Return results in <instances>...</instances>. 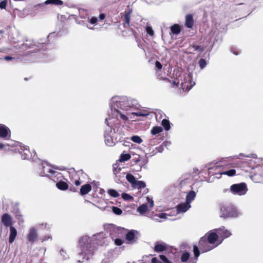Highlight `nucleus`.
Returning a JSON list of instances; mask_svg holds the SVG:
<instances>
[{
  "label": "nucleus",
  "instance_id": "1",
  "mask_svg": "<svg viewBox=\"0 0 263 263\" xmlns=\"http://www.w3.org/2000/svg\"><path fill=\"white\" fill-rule=\"evenodd\" d=\"M99 246L105 245L107 243V239L105 234L104 233H98L94 235L91 238L87 236L82 237L79 240V245L81 252L79 253L80 258L78 259L79 262H83L84 260L89 258V255L93 254L95 246L93 245L94 242Z\"/></svg>",
  "mask_w": 263,
  "mask_h": 263
},
{
  "label": "nucleus",
  "instance_id": "2",
  "mask_svg": "<svg viewBox=\"0 0 263 263\" xmlns=\"http://www.w3.org/2000/svg\"><path fill=\"white\" fill-rule=\"evenodd\" d=\"M223 239L219 237L216 229L208 232L199 241V246L202 252L212 250L222 243Z\"/></svg>",
  "mask_w": 263,
  "mask_h": 263
},
{
  "label": "nucleus",
  "instance_id": "3",
  "mask_svg": "<svg viewBox=\"0 0 263 263\" xmlns=\"http://www.w3.org/2000/svg\"><path fill=\"white\" fill-rule=\"evenodd\" d=\"M105 123L108 126V128L105 129L104 133V139L105 144L108 146H112L115 145L117 140L113 135L115 134V129L113 128V125L115 124V121L112 117L109 116L108 118L105 120Z\"/></svg>",
  "mask_w": 263,
  "mask_h": 263
},
{
  "label": "nucleus",
  "instance_id": "4",
  "mask_svg": "<svg viewBox=\"0 0 263 263\" xmlns=\"http://www.w3.org/2000/svg\"><path fill=\"white\" fill-rule=\"evenodd\" d=\"M110 106L111 111H117L119 109L128 110L131 106L128 98L125 96H115L111 98Z\"/></svg>",
  "mask_w": 263,
  "mask_h": 263
},
{
  "label": "nucleus",
  "instance_id": "5",
  "mask_svg": "<svg viewBox=\"0 0 263 263\" xmlns=\"http://www.w3.org/2000/svg\"><path fill=\"white\" fill-rule=\"evenodd\" d=\"M8 145L10 147H15L14 151L15 152L19 153L21 154L23 159L25 160L33 158L35 156V152H33V153L30 151L29 149L27 146L22 145L20 143L18 142L11 141L10 143L8 144Z\"/></svg>",
  "mask_w": 263,
  "mask_h": 263
},
{
  "label": "nucleus",
  "instance_id": "6",
  "mask_svg": "<svg viewBox=\"0 0 263 263\" xmlns=\"http://www.w3.org/2000/svg\"><path fill=\"white\" fill-rule=\"evenodd\" d=\"M42 171L40 173L41 176H47L51 179L54 180L55 177H59L61 174L56 171L53 170H59V168L55 166H51L47 163H43L41 164Z\"/></svg>",
  "mask_w": 263,
  "mask_h": 263
},
{
  "label": "nucleus",
  "instance_id": "7",
  "mask_svg": "<svg viewBox=\"0 0 263 263\" xmlns=\"http://www.w3.org/2000/svg\"><path fill=\"white\" fill-rule=\"evenodd\" d=\"M221 217L224 218H237L242 213L232 205H224L221 208Z\"/></svg>",
  "mask_w": 263,
  "mask_h": 263
},
{
  "label": "nucleus",
  "instance_id": "8",
  "mask_svg": "<svg viewBox=\"0 0 263 263\" xmlns=\"http://www.w3.org/2000/svg\"><path fill=\"white\" fill-rule=\"evenodd\" d=\"M193 252L194 257H190V254L188 252H183L180 257L182 263H197L200 255V251L198 247L196 245L193 246Z\"/></svg>",
  "mask_w": 263,
  "mask_h": 263
},
{
  "label": "nucleus",
  "instance_id": "9",
  "mask_svg": "<svg viewBox=\"0 0 263 263\" xmlns=\"http://www.w3.org/2000/svg\"><path fill=\"white\" fill-rule=\"evenodd\" d=\"M44 45L43 44H39L37 46L35 44H28L24 43L19 46L18 50L20 53V55L23 56H27L30 53L33 52L36 50H38L41 47Z\"/></svg>",
  "mask_w": 263,
  "mask_h": 263
},
{
  "label": "nucleus",
  "instance_id": "10",
  "mask_svg": "<svg viewBox=\"0 0 263 263\" xmlns=\"http://www.w3.org/2000/svg\"><path fill=\"white\" fill-rule=\"evenodd\" d=\"M229 191L233 195L242 196L247 193L248 188L246 184L242 182L233 184L230 186V190H224L223 192H226Z\"/></svg>",
  "mask_w": 263,
  "mask_h": 263
},
{
  "label": "nucleus",
  "instance_id": "11",
  "mask_svg": "<svg viewBox=\"0 0 263 263\" xmlns=\"http://www.w3.org/2000/svg\"><path fill=\"white\" fill-rule=\"evenodd\" d=\"M183 80L180 82L181 88L183 91L190 90L195 85V82L192 81V78L189 74L183 75Z\"/></svg>",
  "mask_w": 263,
  "mask_h": 263
},
{
  "label": "nucleus",
  "instance_id": "12",
  "mask_svg": "<svg viewBox=\"0 0 263 263\" xmlns=\"http://www.w3.org/2000/svg\"><path fill=\"white\" fill-rule=\"evenodd\" d=\"M218 233L219 237L223 240L230 237L231 235V233L227 229H226L224 227H222L219 229H215Z\"/></svg>",
  "mask_w": 263,
  "mask_h": 263
},
{
  "label": "nucleus",
  "instance_id": "13",
  "mask_svg": "<svg viewBox=\"0 0 263 263\" xmlns=\"http://www.w3.org/2000/svg\"><path fill=\"white\" fill-rule=\"evenodd\" d=\"M29 241L33 243L37 238V229L35 227L31 228L29 231L27 236Z\"/></svg>",
  "mask_w": 263,
  "mask_h": 263
},
{
  "label": "nucleus",
  "instance_id": "14",
  "mask_svg": "<svg viewBox=\"0 0 263 263\" xmlns=\"http://www.w3.org/2000/svg\"><path fill=\"white\" fill-rule=\"evenodd\" d=\"M10 137V131L5 125L0 126V138L7 139Z\"/></svg>",
  "mask_w": 263,
  "mask_h": 263
},
{
  "label": "nucleus",
  "instance_id": "15",
  "mask_svg": "<svg viewBox=\"0 0 263 263\" xmlns=\"http://www.w3.org/2000/svg\"><path fill=\"white\" fill-rule=\"evenodd\" d=\"M121 231V229H114V230L110 232V235L112 239L113 240H114V242H115V243L117 245V246H121L123 244V240H122L120 238H115V236H114V232H115V233H117L118 234H119V232Z\"/></svg>",
  "mask_w": 263,
  "mask_h": 263
},
{
  "label": "nucleus",
  "instance_id": "16",
  "mask_svg": "<svg viewBox=\"0 0 263 263\" xmlns=\"http://www.w3.org/2000/svg\"><path fill=\"white\" fill-rule=\"evenodd\" d=\"M191 207V204L186 202L180 203L176 206L177 213H184L187 211Z\"/></svg>",
  "mask_w": 263,
  "mask_h": 263
},
{
  "label": "nucleus",
  "instance_id": "17",
  "mask_svg": "<svg viewBox=\"0 0 263 263\" xmlns=\"http://www.w3.org/2000/svg\"><path fill=\"white\" fill-rule=\"evenodd\" d=\"M2 222L6 227L12 226V220L11 217L8 214H4L2 217Z\"/></svg>",
  "mask_w": 263,
  "mask_h": 263
},
{
  "label": "nucleus",
  "instance_id": "18",
  "mask_svg": "<svg viewBox=\"0 0 263 263\" xmlns=\"http://www.w3.org/2000/svg\"><path fill=\"white\" fill-rule=\"evenodd\" d=\"M152 263H171L167 258L163 255H160L159 258L154 257L152 259Z\"/></svg>",
  "mask_w": 263,
  "mask_h": 263
},
{
  "label": "nucleus",
  "instance_id": "19",
  "mask_svg": "<svg viewBox=\"0 0 263 263\" xmlns=\"http://www.w3.org/2000/svg\"><path fill=\"white\" fill-rule=\"evenodd\" d=\"M17 235L16 229L13 226L10 227V235L9 241V243H12L14 242L15 237Z\"/></svg>",
  "mask_w": 263,
  "mask_h": 263
},
{
  "label": "nucleus",
  "instance_id": "20",
  "mask_svg": "<svg viewBox=\"0 0 263 263\" xmlns=\"http://www.w3.org/2000/svg\"><path fill=\"white\" fill-rule=\"evenodd\" d=\"M167 245L164 242H157L155 244L154 250L155 251L160 252L166 250Z\"/></svg>",
  "mask_w": 263,
  "mask_h": 263
},
{
  "label": "nucleus",
  "instance_id": "21",
  "mask_svg": "<svg viewBox=\"0 0 263 263\" xmlns=\"http://www.w3.org/2000/svg\"><path fill=\"white\" fill-rule=\"evenodd\" d=\"M137 234H139V232L137 231L134 230H130L126 234V238L127 240L131 241L135 239Z\"/></svg>",
  "mask_w": 263,
  "mask_h": 263
},
{
  "label": "nucleus",
  "instance_id": "22",
  "mask_svg": "<svg viewBox=\"0 0 263 263\" xmlns=\"http://www.w3.org/2000/svg\"><path fill=\"white\" fill-rule=\"evenodd\" d=\"M194 24V20L193 15L191 14H187L185 17V26L187 28H191L192 27Z\"/></svg>",
  "mask_w": 263,
  "mask_h": 263
},
{
  "label": "nucleus",
  "instance_id": "23",
  "mask_svg": "<svg viewBox=\"0 0 263 263\" xmlns=\"http://www.w3.org/2000/svg\"><path fill=\"white\" fill-rule=\"evenodd\" d=\"M91 190V186L89 184L83 185L80 189V193L82 195L88 194Z\"/></svg>",
  "mask_w": 263,
  "mask_h": 263
},
{
  "label": "nucleus",
  "instance_id": "24",
  "mask_svg": "<svg viewBox=\"0 0 263 263\" xmlns=\"http://www.w3.org/2000/svg\"><path fill=\"white\" fill-rule=\"evenodd\" d=\"M195 197L196 193L194 191H191L189 192L186 196L185 202L190 204L191 202L194 200Z\"/></svg>",
  "mask_w": 263,
  "mask_h": 263
},
{
  "label": "nucleus",
  "instance_id": "25",
  "mask_svg": "<svg viewBox=\"0 0 263 263\" xmlns=\"http://www.w3.org/2000/svg\"><path fill=\"white\" fill-rule=\"evenodd\" d=\"M114 116L118 119L120 118L123 121H126L128 119L127 116L122 114L120 110H117V111H112Z\"/></svg>",
  "mask_w": 263,
  "mask_h": 263
},
{
  "label": "nucleus",
  "instance_id": "26",
  "mask_svg": "<svg viewBox=\"0 0 263 263\" xmlns=\"http://www.w3.org/2000/svg\"><path fill=\"white\" fill-rule=\"evenodd\" d=\"M56 186L61 190H66L68 187V184L63 181H60L57 183Z\"/></svg>",
  "mask_w": 263,
  "mask_h": 263
},
{
  "label": "nucleus",
  "instance_id": "27",
  "mask_svg": "<svg viewBox=\"0 0 263 263\" xmlns=\"http://www.w3.org/2000/svg\"><path fill=\"white\" fill-rule=\"evenodd\" d=\"M148 210L147 205L146 204H142L137 208V211L141 215H143L148 211Z\"/></svg>",
  "mask_w": 263,
  "mask_h": 263
},
{
  "label": "nucleus",
  "instance_id": "28",
  "mask_svg": "<svg viewBox=\"0 0 263 263\" xmlns=\"http://www.w3.org/2000/svg\"><path fill=\"white\" fill-rule=\"evenodd\" d=\"M46 5L52 4L57 6L62 5L63 2L61 0H47L45 2Z\"/></svg>",
  "mask_w": 263,
  "mask_h": 263
},
{
  "label": "nucleus",
  "instance_id": "29",
  "mask_svg": "<svg viewBox=\"0 0 263 263\" xmlns=\"http://www.w3.org/2000/svg\"><path fill=\"white\" fill-rule=\"evenodd\" d=\"M241 156L252 158H256L257 157L256 155L254 154H251L249 155H245L243 154L240 153L238 155H235L233 156V159H241Z\"/></svg>",
  "mask_w": 263,
  "mask_h": 263
},
{
  "label": "nucleus",
  "instance_id": "30",
  "mask_svg": "<svg viewBox=\"0 0 263 263\" xmlns=\"http://www.w3.org/2000/svg\"><path fill=\"white\" fill-rule=\"evenodd\" d=\"M145 186V183L143 181L136 180L135 183L133 185V187L138 189H140L144 188Z\"/></svg>",
  "mask_w": 263,
  "mask_h": 263
},
{
  "label": "nucleus",
  "instance_id": "31",
  "mask_svg": "<svg viewBox=\"0 0 263 263\" xmlns=\"http://www.w3.org/2000/svg\"><path fill=\"white\" fill-rule=\"evenodd\" d=\"M172 33L174 34H178L180 32V28L178 25L175 24L171 27Z\"/></svg>",
  "mask_w": 263,
  "mask_h": 263
},
{
  "label": "nucleus",
  "instance_id": "32",
  "mask_svg": "<svg viewBox=\"0 0 263 263\" xmlns=\"http://www.w3.org/2000/svg\"><path fill=\"white\" fill-rule=\"evenodd\" d=\"M126 178L127 180V181L132 184L133 186L136 181V179L135 177L130 174H127L126 175Z\"/></svg>",
  "mask_w": 263,
  "mask_h": 263
},
{
  "label": "nucleus",
  "instance_id": "33",
  "mask_svg": "<svg viewBox=\"0 0 263 263\" xmlns=\"http://www.w3.org/2000/svg\"><path fill=\"white\" fill-rule=\"evenodd\" d=\"M131 158L129 154H122L120 156L119 160L121 162H124L129 160Z\"/></svg>",
  "mask_w": 263,
  "mask_h": 263
},
{
  "label": "nucleus",
  "instance_id": "34",
  "mask_svg": "<svg viewBox=\"0 0 263 263\" xmlns=\"http://www.w3.org/2000/svg\"><path fill=\"white\" fill-rule=\"evenodd\" d=\"M163 130L162 129V128L160 126H155V127H154L152 130H151V133L153 135H157L158 134H159L161 132H162Z\"/></svg>",
  "mask_w": 263,
  "mask_h": 263
},
{
  "label": "nucleus",
  "instance_id": "35",
  "mask_svg": "<svg viewBox=\"0 0 263 263\" xmlns=\"http://www.w3.org/2000/svg\"><path fill=\"white\" fill-rule=\"evenodd\" d=\"M87 21L89 22L91 25H92L93 26H95L96 25L97 23L99 21V18L96 16H93L91 18L88 16Z\"/></svg>",
  "mask_w": 263,
  "mask_h": 263
},
{
  "label": "nucleus",
  "instance_id": "36",
  "mask_svg": "<svg viewBox=\"0 0 263 263\" xmlns=\"http://www.w3.org/2000/svg\"><path fill=\"white\" fill-rule=\"evenodd\" d=\"M130 13H131V12L129 11V12L126 13L124 15V21H125L124 26L125 27H126V26H128L129 25Z\"/></svg>",
  "mask_w": 263,
  "mask_h": 263
},
{
  "label": "nucleus",
  "instance_id": "37",
  "mask_svg": "<svg viewBox=\"0 0 263 263\" xmlns=\"http://www.w3.org/2000/svg\"><path fill=\"white\" fill-rule=\"evenodd\" d=\"M167 215L166 213H160V214L155 215V218L154 219L155 220L158 221V222H161V221L157 219V218H160L161 219H165L167 218Z\"/></svg>",
  "mask_w": 263,
  "mask_h": 263
},
{
  "label": "nucleus",
  "instance_id": "38",
  "mask_svg": "<svg viewBox=\"0 0 263 263\" xmlns=\"http://www.w3.org/2000/svg\"><path fill=\"white\" fill-rule=\"evenodd\" d=\"M192 48L193 49L194 51H198L200 53L203 51L205 49V48L203 46H199V45H193L192 47Z\"/></svg>",
  "mask_w": 263,
  "mask_h": 263
},
{
  "label": "nucleus",
  "instance_id": "39",
  "mask_svg": "<svg viewBox=\"0 0 263 263\" xmlns=\"http://www.w3.org/2000/svg\"><path fill=\"white\" fill-rule=\"evenodd\" d=\"M79 16L81 18L86 19V20H87L89 16L86 11L83 9L79 10Z\"/></svg>",
  "mask_w": 263,
  "mask_h": 263
},
{
  "label": "nucleus",
  "instance_id": "40",
  "mask_svg": "<svg viewBox=\"0 0 263 263\" xmlns=\"http://www.w3.org/2000/svg\"><path fill=\"white\" fill-rule=\"evenodd\" d=\"M162 125L164 127L166 130H168L170 128V122L167 120L163 119L162 121Z\"/></svg>",
  "mask_w": 263,
  "mask_h": 263
},
{
  "label": "nucleus",
  "instance_id": "41",
  "mask_svg": "<svg viewBox=\"0 0 263 263\" xmlns=\"http://www.w3.org/2000/svg\"><path fill=\"white\" fill-rule=\"evenodd\" d=\"M236 173V171L234 169H232L229 171L223 172L221 173V175H228L229 176H233Z\"/></svg>",
  "mask_w": 263,
  "mask_h": 263
},
{
  "label": "nucleus",
  "instance_id": "42",
  "mask_svg": "<svg viewBox=\"0 0 263 263\" xmlns=\"http://www.w3.org/2000/svg\"><path fill=\"white\" fill-rule=\"evenodd\" d=\"M130 140L137 143H141L142 142V139L138 136H134L130 138Z\"/></svg>",
  "mask_w": 263,
  "mask_h": 263
},
{
  "label": "nucleus",
  "instance_id": "43",
  "mask_svg": "<svg viewBox=\"0 0 263 263\" xmlns=\"http://www.w3.org/2000/svg\"><path fill=\"white\" fill-rule=\"evenodd\" d=\"M108 194L113 197H117L119 196L118 192L114 189H110L108 191Z\"/></svg>",
  "mask_w": 263,
  "mask_h": 263
},
{
  "label": "nucleus",
  "instance_id": "44",
  "mask_svg": "<svg viewBox=\"0 0 263 263\" xmlns=\"http://www.w3.org/2000/svg\"><path fill=\"white\" fill-rule=\"evenodd\" d=\"M122 197L125 200L132 201L133 200V197L127 193H123Z\"/></svg>",
  "mask_w": 263,
  "mask_h": 263
},
{
  "label": "nucleus",
  "instance_id": "45",
  "mask_svg": "<svg viewBox=\"0 0 263 263\" xmlns=\"http://www.w3.org/2000/svg\"><path fill=\"white\" fill-rule=\"evenodd\" d=\"M112 210L114 214L118 215H121L122 213V211L120 208L116 206H112Z\"/></svg>",
  "mask_w": 263,
  "mask_h": 263
},
{
  "label": "nucleus",
  "instance_id": "46",
  "mask_svg": "<svg viewBox=\"0 0 263 263\" xmlns=\"http://www.w3.org/2000/svg\"><path fill=\"white\" fill-rule=\"evenodd\" d=\"M199 64L201 69H203L206 65V62L203 59H201L199 60Z\"/></svg>",
  "mask_w": 263,
  "mask_h": 263
},
{
  "label": "nucleus",
  "instance_id": "47",
  "mask_svg": "<svg viewBox=\"0 0 263 263\" xmlns=\"http://www.w3.org/2000/svg\"><path fill=\"white\" fill-rule=\"evenodd\" d=\"M146 32L148 34H149L151 36H152L154 35V31L152 27L149 26H147L146 28Z\"/></svg>",
  "mask_w": 263,
  "mask_h": 263
},
{
  "label": "nucleus",
  "instance_id": "48",
  "mask_svg": "<svg viewBox=\"0 0 263 263\" xmlns=\"http://www.w3.org/2000/svg\"><path fill=\"white\" fill-rule=\"evenodd\" d=\"M133 114L136 115L137 116H147L148 115V114L144 113V112H143L141 111H139L136 112H134Z\"/></svg>",
  "mask_w": 263,
  "mask_h": 263
},
{
  "label": "nucleus",
  "instance_id": "49",
  "mask_svg": "<svg viewBox=\"0 0 263 263\" xmlns=\"http://www.w3.org/2000/svg\"><path fill=\"white\" fill-rule=\"evenodd\" d=\"M162 67V64L159 61H156L155 63L156 70H160Z\"/></svg>",
  "mask_w": 263,
  "mask_h": 263
},
{
  "label": "nucleus",
  "instance_id": "50",
  "mask_svg": "<svg viewBox=\"0 0 263 263\" xmlns=\"http://www.w3.org/2000/svg\"><path fill=\"white\" fill-rule=\"evenodd\" d=\"M172 84L174 86H176L177 87L181 88L180 82L178 80H175L173 81Z\"/></svg>",
  "mask_w": 263,
  "mask_h": 263
},
{
  "label": "nucleus",
  "instance_id": "51",
  "mask_svg": "<svg viewBox=\"0 0 263 263\" xmlns=\"http://www.w3.org/2000/svg\"><path fill=\"white\" fill-rule=\"evenodd\" d=\"M7 6V2L5 1H3L0 2V8L5 9Z\"/></svg>",
  "mask_w": 263,
  "mask_h": 263
},
{
  "label": "nucleus",
  "instance_id": "52",
  "mask_svg": "<svg viewBox=\"0 0 263 263\" xmlns=\"http://www.w3.org/2000/svg\"><path fill=\"white\" fill-rule=\"evenodd\" d=\"M146 200L148 203H149L151 208L154 206V201L152 199H151L150 198L147 197H146Z\"/></svg>",
  "mask_w": 263,
  "mask_h": 263
},
{
  "label": "nucleus",
  "instance_id": "53",
  "mask_svg": "<svg viewBox=\"0 0 263 263\" xmlns=\"http://www.w3.org/2000/svg\"><path fill=\"white\" fill-rule=\"evenodd\" d=\"M60 254H61V255L62 256H63L64 258H65V259L67 258V256L66 255V252L64 250L61 249L60 250Z\"/></svg>",
  "mask_w": 263,
  "mask_h": 263
},
{
  "label": "nucleus",
  "instance_id": "54",
  "mask_svg": "<svg viewBox=\"0 0 263 263\" xmlns=\"http://www.w3.org/2000/svg\"><path fill=\"white\" fill-rule=\"evenodd\" d=\"M148 162V160L147 159H143L142 163L140 164V166H144Z\"/></svg>",
  "mask_w": 263,
  "mask_h": 263
},
{
  "label": "nucleus",
  "instance_id": "55",
  "mask_svg": "<svg viewBox=\"0 0 263 263\" xmlns=\"http://www.w3.org/2000/svg\"><path fill=\"white\" fill-rule=\"evenodd\" d=\"M98 18L99 20L100 19V20H103L105 18V15L104 14H101Z\"/></svg>",
  "mask_w": 263,
  "mask_h": 263
},
{
  "label": "nucleus",
  "instance_id": "56",
  "mask_svg": "<svg viewBox=\"0 0 263 263\" xmlns=\"http://www.w3.org/2000/svg\"><path fill=\"white\" fill-rule=\"evenodd\" d=\"M4 59L7 61H10L13 59V57H9V56H6Z\"/></svg>",
  "mask_w": 263,
  "mask_h": 263
},
{
  "label": "nucleus",
  "instance_id": "57",
  "mask_svg": "<svg viewBox=\"0 0 263 263\" xmlns=\"http://www.w3.org/2000/svg\"><path fill=\"white\" fill-rule=\"evenodd\" d=\"M8 143H7V144H4L2 143H0V149H2L4 147H5L6 146H9L8 145Z\"/></svg>",
  "mask_w": 263,
  "mask_h": 263
},
{
  "label": "nucleus",
  "instance_id": "58",
  "mask_svg": "<svg viewBox=\"0 0 263 263\" xmlns=\"http://www.w3.org/2000/svg\"><path fill=\"white\" fill-rule=\"evenodd\" d=\"M74 184L76 186H79L81 184V182L79 180H76L74 182Z\"/></svg>",
  "mask_w": 263,
  "mask_h": 263
},
{
  "label": "nucleus",
  "instance_id": "59",
  "mask_svg": "<svg viewBox=\"0 0 263 263\" xmlns=\"http://www.w3.org/2000/svg\"><path fill=\"white\" fill-rule=\"evenodd\" d=\"M157 149H158V152H161L162 150L163 149V148H162V146H160L159 147H158Z\"/></svg>",
  "mask_w": 263,
  "mask_h": 263
},
{
  "label": "nucleus",
  "instance_id": "60",
  "mask_svg": "<svg viewBox=\"0 0 263 263\" xmlns=\"http://www.w3.org/2000/svg\"><path fill=\"white\" fill-rule=\"evenodd\" d=\"M135 162L137 163V162H140L141 161V160L140 158H135L134 159Z\"/></svg>",
  "mask_w": 263,
  "mask_h": 263
},
{
  "label": "nucleus",
  "instance_id": "61",
  "mask_svg": "<svg viewBox=\"0 0 263 263\" xmlns=\"http://www.w3.org/2000/svg\"><path fill=\"white\" fill-rule=\"evenodd\" d=\"M49 238H50L49 236L45 237V238L43 240V241L44 240H46L47 239H49Z\"/></svg>",
  "mask_w": 263,
  "mask_h": 263
},
{
  "label": "nucleus",
  "instance_id": "62",
  "mask_svg": "<svg viewBox=\"0 0 263 263\" xmlns=\"http://www.w3.org/2000/svg\"><path fill=\"white\" fill-rule=\"evenodd\" d=\"M87 28H89V29H94L93 27H89V26H87Z\"/></svg>",
  "mask_w": 263,
  "mask_h": 263
},
{
  "label": "nucleus",
  "instance_id": "63",
  "mask_svg": "<svg viewBox=\"0 0 263 263\" xmlns=\"http://www.w3.org/2000/svg\"><path fill=\"white\" fill-rule=\"evenodd\" d=\"M234 54H236V55H238L239 54V52H235L234 51Z\"/></svg>",
  "mask_w": 263,
  "mask_h": 263
},
{
  "label": "nucleus",
  "instance_id": "64",
  "mask_svg": "<svg viewBox=\"0 0 263 263\" xmlns=\"http://www.w3.org/2000/svg\"><path fill=\"white\" fill-rule=\"evenodd\" d=\"M116 171H117L116 169L115 168L114 170V173L115 175L116 174Z\"/></svg>",
  "mask_w": 263,
  "mask_h": 263
}]
</instances>
